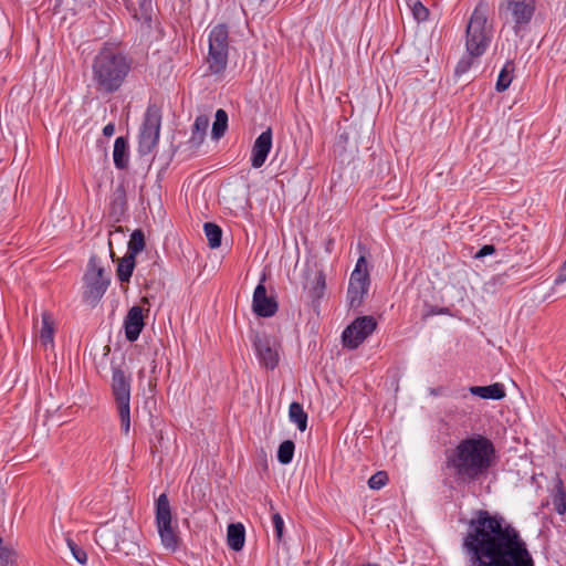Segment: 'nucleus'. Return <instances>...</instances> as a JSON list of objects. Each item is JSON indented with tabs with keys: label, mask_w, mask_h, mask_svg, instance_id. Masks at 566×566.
<instances>
[{
	"label": "nucleus",
	"mask_w": 566,
	"mask_h": 566,
	"mask_svg": "<svg viewBox=\"0 0 566 566\" xmlns=\"http://www.w3.org/2000/svg\"><path fill=\"white\" fill-rule=\"evenodd\" d=\"M482 248L488 249V248H493V245L484 244V245H482Z\"/></svg>",
	"instance_id": "47"
},
{
	"label": "nucleus",
	"mask_w": 566,
	"mask_h": 566,
	"mask_svg": "<svg viewBox=\"0 0 566 566\" xmlns=\"http://www.w3.org/2000/svg\"><path fill=\"white\" fill-rule=\"evenodd\" d=\"M161 117L157 109L149 107L145 114L144 123L138 138V151L148 155L159 140Z\"/></svg>",
	"instance_id": "10"
},
{
	"label": "nucleus",
	"mask_w": 566,
	"mask_h": 566,
	"mask_svg": "<svg viewBox=\"0 0 566 566\" xmlns=\"http://www.w3.org/2000/svg\"><path fill=\"white\" fill-rule=\"evenodd\" d=\"M470 392L482 399L500 400L505 397L504 386L499 382L489 386H472Z\"/></svg>",
	"instance_id": "19"
},
{
	"label": "nucleus",
	"mask_w": 566,
	"mask_h": 566,
	"mask_svg": "<svg viewBox=\"0 0 566 566\" xmlns=\"http://www.w3.org/2000/svg\"><path fill=\"white\" fill-rule=\"evenodd\" d=\"M245 541V530L241 523H232L228 526L227 543L228 546L239 552L243 548Z\"/></svg>",
	"instance_id": "20"
},
{
	"label": "nucleus",
	"mask_w": 566,
	"mask_h": 566,
	"mask_svg": "<svg viewBox=\"0 0 566 566\" xmlns=\"http://www.w3.org/2000/svg\"><path fill=\"white\" fill-rule=\"evenodd\" d=\"M15 553L2 545V538L0 537V566H14Z\"/></svg>",
	"instance_id": "31"
},
{
	"label": "nucleus",
	"mask_w": 566,
	"mask_h": 566,
	"mask_svg": "<svg viewBox=\"0 0 566 566\" xmlns=\"http://www.w3.org/2000/svg\"><path fill=\"white\" fill-rule=\"evenodd\" d=\"M115 133V125L113 123H108L104 128H103V134L106 136V137H111L113 136Z\"/></svg>",
	"instance_id": "42"
},
{
	"label": "nucleus",
	"mask_w": 566,
	"mask_h": 566,
	"mask_svg": "<svg viewBox=\"0 0 566 566\" xmlns=\"http://www.w3.org/2000/svg\"><path fill=\"white\" fill-rule=\"evenodd\" d=\"M171 520L170 503L167 494L163 493L156 501V524L164 547L175 552L179 546L180 538L171 526Z\"/></svg>",
	"instance_id": "8"
},
{
	"label": "nucleus",
	"mask_w": 566,
	"mask_h": 566,
	"mask_svg": "<svg viewBox=\"0 0 566 566\" xmlns=\"http://www.w3.org/2000/svg\"><path fill=\"white\" fill-rule=\"evenodd\" d=\"M496 250H478V252L473 255V259H482L488 255H492Z\"/></svg>",
	"instance_id": "41"
},
{
	"label": "nucleus",
	"mask_w": 566,
	"mask_h": 566,
	"mask_svg": "<svg viewBox=\"0 0 566 566\" xmlns=\"http://www.w3.org/2000/svg\"><path fill=\"white\" fill-rule=\"evenodd\" d=\"M359 275V271H353L349 279L347 297L350 307L359 306L368 292L369 280H360Z\"/></svg>",
	"instance_id": "16"
},
{
	"label": "nucleus",
	"mask_w": 566,
	"mask_h": 566,
	"mask_svg": "<svg viewBox=\"0 0 566 566\" xmlns=\"http://www.w3.org/2000/svg\"><path fill=\"white\" fill-rule=\"evenodd\" d=\"M467 566H535L527 543L504 516L478 510L462 538Z\"/></svg>",
	"instance_id": "1"
},
{
	"label": "nucleus",
	"mask_w": 566,
	"mask_h": 566,
	"mask_svg": "<svg viewBox=\"0 0 566 566\" xmlns=\"http://www.w3.org/2000/svg\"><path fill=\"white\" fill-rule=\"evenodd\" d=\"M271 148L272 130L271 128H268L266 130L262 132L254 140L251 149V166L255 169L261 168L264 165Z\"/></svg>",
	"instance_id": "13"
},
{
	"label": "nucleus",
	"mask_w": 566,
	"mask_h": 566,
	"mask_svg": "<svg viewBox=\"0 0 566 566\" xmlns=\"http://www.w3.org/2000/svg\"><path fill=\"white\" fill-rule=\"evenodd\" d=\"M513 72V63L507 62L503 69L501 70L497 81L495 84V88L497 92H504L512 82V73Z\"/></svg>",
	"instance_id": "27"
},
{
	"label": "nucleus",
	"mask_w": 566,
	"mask_h": 566,
	"mask_svg": "<svg viewBox=\"0 0 566 566\" xmlns=\"http://www.w3.org/2000/svg\"><path fill=\"white\" fill-rule=\"evenodd\" d=\"M209 127V117L206 115L197 116L193 130H192V139L201 142L207 134Z\"/></svg>",
	"instance_id": "29"
},
{
	"label": "nucleus",
	"mask_w": 566,
	"mask_h": 566,
	"mask_svg": "<svg viewBox=\"0 0 566 566\" xmlns=\"http://www.w3.org/2000/svg\"><path fill=\"white\" fill-rule=\"evenodd\" d=\"M388 482V474L385 471H378L373 474L368 480V486L371 490H380Z\"/></svg>",
	"instance_id": "30"
},
{
	"label": "nucleus",
	"mask_w": 566,
	"mask_h": 566,
	"mask_svg": "<svg viewBox=\"0 0 566 566\" xmlns=\"http://www.w3.org/2000/svg\"><path fill=\"white\" fill-rule=\"evenodd\" d=\"M412 13L418 21H426L429 15L428 9L419 1L413 4Z\"/></svg>",
	"instance_id": "36"
},
{
	"label": "nucleus",
	"mask_w": 566,
	"mask_h": 566,
	"mask_svg": "<svg viewBox=\"0 0 566 566\" xmlns=\"http://www.w3.org/2000/svg\"><path fill=\"white\" fill-rule=\"evenodd\" d=\"M354 271H359V279L360 280H369V275H368V272H367V262H366V259L365 256H359V259L357 260V263H356V268Z\"/></svg>",
	"instance_id": "38"
},
{
	"label": "nucleus",
	"mask_w": 566,
	"mask_h": 566,
	"mask_svg": "<svg viewBox=\"0 0 566 566\" xmlns=\"http://www.w3.org/2000/svg\"><path fill=\"white\" fill-rule=\"evenodd\" d=\"M127 248H145L144 233L142 230H135L129 240L127 241Z\"/></svg>",
	"instance_id": "34"
},
{
	"label": "nucleus",
	"mask_w": 566,
	"mask_h": 566,
	"mask_svg": "<svg viewBox=\"0 0 566 566\" xmlns=\"http://www.w3.org/2000/svg\"><path fill=\"white\" fill-rule=\"evenodd\" d=\"M147 3L150 4L151 3V0H147Z\"/></svg>",
	"instance_id": "48"
},
{
	"label": "nucleus",
	"mask_w": 566,
	"mask_h": 566,
	"mask_svg": "<svg viewBox=\"0 0 566 566\" xmlns=\"http://www.w3.org/2000/svg\"><path fill=\"white\" fill-rule=\"evenodd\" d=\"M228 128V114L224 109L219 108L214 115V122L212 124L211 137L214 140L220 139Z\"/></svg>",
	"instance_id": "25"
},
{
	"label": "nucleus",
	"mask_w": 566,
	"mask_h": 566,
	"mask_svg": "<svg viewBox=\"0 0 566 566\" xmlns=\"http://www.w3.org/2000/svg\"><path fill=\"white\" fill-rule=\"evenodd\" d=\"M112 392L116 402L120 427L125 434L130 429V377L119 367H113Z\"/></svg>",
	"instance_id": "5"
},
{
	"label": "nucleus",
	"mask_w": 566,
	"mask_h": 566,
	"mask_svg": "<svg viewBox=\"0 0 566 566\" xmlns=\"http://www.w3.org/2000/svg\"><path fill=\"white\" fill-rule=\"evenodd\" d=\"M495 459L493 442L483 436L461 440L447 451L444 469L458 483L471 484L485 479Z\"/></svg>",
	"instance_id": "2"
},
{
	"label": "nucleus",
	"mask_w": 566,
	"mask_h": 566,
	"mask_svg": "<svg viewBox=\"0 0 566 566\" xmlns=\"http://www.w3.org/2000/svg\"><path fill=\"white\" fill-rule=\"evenodd\" d=\"M187 260L193 259L195 261L199 258L198 250H187V253L184 254Z\"/></svg>",
	"instance_id": "43"
},
{
	"label": "nucleus",
	"mask_w": 566,
	"mask_h": 566,
	"mask_svg": "<svg viewBox=\"0 0 566 566\" xmlns=\"http://www.w3.org/2000/svg\"><path fill=\"white\" fill-rule=\"evenodd\" d=\"M205 234L208 239L210 248H219L221 244L222 230L219 226L212 222H207L203 226Z\"/></svg>",
	"instance_id": "26"
},
{
	"label": "nucleus",
	"mask_w": 566,
	"mask_h": 566,
	"mask_svg": "<svg viewBox=\"0 0 566 566\" xmlns=\"http://www.w3.org/2000/svg\"><path fill=\"white\" fill-rule=\"evenodd\" d=\"M140 7H142L143 10H147V9H150L151 3L148 4L147 0H140Z\"/></svg>",
	"instance_id": "44"
},
{
	"label": "nucleus",
	"mask_w": 566,
	"mask_h": 566,
	"mask_svg": "<svg viewBox=\"0 0 566 566\" xmlns=\"http://www.w3.org/2000/svg\"><path fill=\"white\" fill-rule=\"evenodd\" d=\"M564 282H566V259H565V262L563 263V265L559 269L558 275L555 279V284L556 285L562 284Z\"/></svg>",
	"instance_id": "40"
},
{
	"label": "nucleus",
	"mask_w": 566,
	"mask_h": 566,
	"mask_svg": "<svg viewBox=\"0 0 566 566\" xmlns=\"http://www.w3.org/2000/svg\"><path fill=\"white\" fill-rule=\"evenodd\" d=\"M125 233L122 230H115L109 233L108 248H113L114 243H119L120 239H125Z\"/></svg>",
	"instance_id": "39"
},
{
	"label": "nucleus",
	"mask_w": 566,
	"mask_h": 566,
	"mask_svg": "<svg viewBox=\"0 0 566 566\" xmlns=\"http://www.w3.org/2000/svg\"><path fill=\"white\" fill-rule=\"evenodd\" d=\"M535 8V0H506L500 7V12L513 23V30L517 33L531 22Z\"/></svg>",
	"instance_id": "9"
},
{
	"label": "nucleus",
	"mask_w": 566,
	"mask_h": 566,
	"mask_svg": "<svg viewBox=\"0 0 566 566\" xmlns=\"http://www.w3.org/2000/svg\"><path fill=\"white\" fill-rule=\"evenodd\" d=\"M304 289L306 290V297L314 307L319 304L321 298L324 296L326 282L325 275L319 271L315 279L307 283Z\"/></svg>",
	"instance_id": "17"
},
{
	"label": "nucleus",
	"mask_w": 566,
	"mask_h": 566,
	"mask_svg": "<svg viewBox=\"0 0 566 566\" xmlns=\"http://www.w3.org/2000/svg\"><path fill=\"white\" fill-rule=\"evenodd\" d=\"M126 189L124 184L117 185L111 195V210L112 214L120 217L126 211Z\"/></svg>",
	"instance_id": "21"
},
{
	"label": "nucleus",
	"mask_w": 566,
	"mask_h": 566,
	"mask_svg": "<svg viewBox=\"0 0 566 566\" xmlns=\"http://www.w3.org/2000/svg\"><path fill=\"white\" fill-rule=\"evenodd\" d=\"M108 251H109L108 255L114 260V256H115L114 250L109 249Z\"/></svg>",
	"instance_id": "46"
},
{
	"label": "nucleus",
	"mask_w": 566,
	"mask_h": 566,
	"mask_svg": "<svg viewBox=\"0 0 566 566\" xmlns=\"http://www.w3.org/2000/svg\"><path fill=\"white\" fill-rule=\"evenodd\" d=\"M554 506L555 511L560 515H563L566 512V499L565 493L563 491H559L554 496Z\"/></svg>",
	"instance_id": "37"
},
{
	"label": "nucleus",
	"mask_w": 566,
	"mask_h": 566,
	"mask_svg": "<svg viewBox=\"0 0 566 566\" xmlns=\"http://www.w3.org/2000/svg\"><path fill=\"white\" fill-rule=\"evenodd\" d=\"M209 51L207 63L212 74H220L227 69L229 52V32L226 24L213 27L208 36Z\"/></svg>",
	"instance_id": "6"
},
{
	"label": "nucleus",
	"mask_w": 566,
	"mask_h": 566,
	"mask_svg": "<svg viewBox=\"0 0 566 566\" xmlns=\"http://www.w3.org/2000/svg\"><path fill=\"white\" fill-rule=\"evenodd\" d=\"M145 326L143 308L139 306H133L124 321L125 336L127 340L135 342L138 339L143 328Z\"/></svg>",
	"instance_id": "15"
},
{
	"label": "nucleus",
	"mask_w": 566,
	"mask_h": 566,
	"mask_svg": "<svg viewBox=\"0 0 566 566\" xmlns=\"http://www.w3.org/2000/svg\"><path fill=\"white\" fill-rule=\"evenodd\" d=\"M142 250H128V252L120 259H118L117 264V277L120 282H128L134 268H135V256Z\"/></svg>",
	"instance_id": "18"
},
{
	"label": "nucleus",
	"mask_w": 566,
	"mask_h": 566,
	"mask_svg": "<svg viewBox=\"0 0 566 566\" xmlns=\"http://www.w3.org/2000/svg\"><path fill=\"white\" fill-rule=\"evenodd\" d=\"M252 307L260 317H271L277 311V303L273 297L266 295V289L261 281L253 293Z\"/></svg>",
	"instance_id": "12"
},
{
	"label": "nucleus",
	"mask_w": 566,
	"mask_h": 566,
	"mask_svg": "<svg viewBox=\"0 0 566 566\" xmlns=\"http://www.w3.org/2000/svg\"><path fill=\"white\" fill-rule=\"evenodd\" d=\"M476 57L478 56H472L469 53L465 56H463L455 66V75L461 76L462 74L467 73L471 69L474 59Z\"/></svg>",
	"instance_id": "32"
},
{
	"label": "nucleus",
	"mask_w": 566,
	"mask_h": 566,
	"mask_svg": "<svg viewBox=\"0 0 566 566\" xmlns=\"http://www.w3.org/2000/svg\"><path fill=\"white\" fill-rule=\"evenodd\" d=\"M295 444L292 440L283 441L277 450V460L282 464H289L293 460Z\"/></svg>",
	"instance_id": "28"
},
{
	"label": "nucleus",
	"mask_w": 566,
	"mask_h": 566,
	"mask_svg": "<svg viewBox=\"0 0 566 566\" xmlns=\"http://www.w3.org/2000/svg\"><path fill=\"white\" fill-rule=\"evenodd\" d=\"M377 327L376 319L370 316H360L354 319L343 332L342 340L344 347L356 349L364 340L374 333Z\"/></svg>",
	"instance_id": "11"
},
{
	"label": "nucleus",
	"mask_w": 566,
	"mask_h": 566,
	"mask_svg": "<svg viewBox=\"0 0 566 566\" xmlns=\"http://www.w3.org/2000/svg\"><path fill=\"white\" fill-rule=\"evenodd\" d=\"M206 266H207V264H202L200 261H198V264H197L198 270L205 269Z\"/></svg>",
	"instance_id": "45"
},
{
	"label": "nucleus",
	"mask_w": 566,
	"mask_h": 566,
	"mask_svg": "<svg viewBox=\"0 0 566 566\" xmlns=\"http://www.w3.org/2000/svg\"><path fill=\"white\" fill-rule=\"evenodd\" d=\"M272 523L274 526L275 537L279 542H281L283 537L284 521L280 513H274L272 515Z\"/></svg>",
	"instance_id": "35"
},
{
	"label": "nucleus",
	"mask_w": 566,
	"mask_h": 566,
	"mask_svg": "<svg viewBox=\"0 0 566 566\" xmlns=\"http://www.w3.org/2000/svg\"><path fill=\"white\" fill-rule=\"evenodd\" d=\"M67 546L72 552L73 557L80 563L85 564L87 560V555L84 549H82L74 541L67 538Z\"/></svg>",
	"instance_id": "33"
},
{
	"label": "nucleus",
	"mask_w": 566,
	"mask_h": 566,
	"mask_svg": "<svg viewBox=\"0 0 566 566\" xmlns=\"http://www.w3.org/2000/svg\"><path fill=\"white\" fill-rule=\"evenodd\" d=\"M41 331H40V342L42 345H53L54 340V319L51 313L44 311L41 315Z\"/></svg>",
	"instance_id": "22"
},
{
	"label": "nucleus",
	"mask_w": 566,
	"mask_h": 566,
	"mask_svg": "<svg viewBox=\"0 0 566 566\" xmlns=\"http://www.w3.org/2000/svg\"><path fill=\"white\" fill-rule=\"evenodd\" d=\"M114 165L119 168H126L128 164V146L123 137H117L113 149Z\"/></svg>",
	"instance_id": "23"
},
{
	"label": "nucleus",
	"mask_w": 566,
	"mask_h": 566,
	"mask_svg": "<svg viewBox=\"0 0 566 566\" xmlns=\"http://www.w3.org/2000/svg\"><path fill=\"white\" fill-rule=\"evenodd\" d=\"M492 38L488 27V7L479 4L472 12L467 27L465 49L472 56H481L488 49Z\"/></svg>",
	"instance_id": "4"
},
{
	"label": "nucleus",
	"mask_w": 566,
	"mask_h": 566,
	"mask_svg": "<svg viewBox=\"0 0 566 566\" xmlns=\"http://www.w3.org/2000/svg\"><path fill=\"white\" fill-rule=\"evenodd\" d=\"M289 417L294 422L297 429L303 432L307 428V413L304 411L300 402L293 401L289 407Z\"/></svg>",
	"instance_id": "24"
},
{
	"label": "nucleus",
	"mask_w": 566,
	"mask_h": 566,
	"mask_svg": "<svg viewBox=\"0 0 566 566\" xmlns=\"http://www.w3.org/2000/svg\"><path fill=\"white\" fill-rule=\"evenodd\" d=\"M253 345L260 363L269 369H274L279 364V354L268 337L255 336Z\"/></svg>",
	"instance_id": "14"
},
{
	"label": "nucleus",
	"mask_w": 566,
	"mask_h": 566,
	"mask_svg": "<svg viewBox=\"0 0 566 566\" xmlns=\"http://www.w3.org/2000/svg\"><path fill=\"white\" fill-rule=\"evenodd\" d=\"M132 59L113 46H103L92 61V82L97 92L112 94L120 90L130 71Z\"/></svg>",
	"instance_id": "3"
},
{
	"label": "nucleus",
	"mask_w": 566,
	"mask_h": 566,
	"mask_svg": "<svg viewBox=\"0 0 566 566\" xmlns=\"http://www.w3.org/2000/svg\"><path fill=\"white\" fill-rule=\"evenodd\" d=\"M104 268L97 264L96 256H91L83 277V300L91 306L97 305L108 287L109 280L104 276Z\"/></svg>",
	"instance_id": "7"
}]
</instances>
